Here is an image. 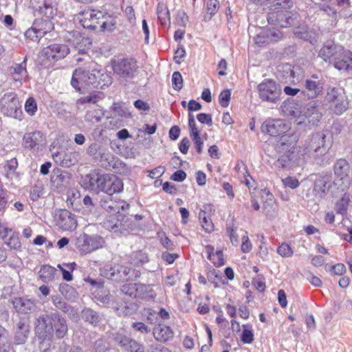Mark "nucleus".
<instances>
[{
    "mask_svg": "<svg viewBox=\"0 0 352 352\" xmlns=\"http://www.w3.org/2000/svg\"><path fill=\"white\" fill-rule=\"evenodd\" d=\"M111 82L112 78L107 73L98 69L90 72L83 68L76 69L71 80L72 87L82 94L92 88H103Z\"/></svg>",
    "mask_w": 352,
    "mask_h": 352,
    "instance_id": "nucleus-1",
    "label": "nucleus"
},
{
    "mask_svg": "<svg viewBox=\"0 0 352 352\" xmlns=\"http://www.w3.org/2000/svg\"><path fill=\"white\" fill-rule=\"evenodd\" d=\"M67 331L66 320L57 313L40 316L36 322V334L43 340H51L54 334L57 339H61L67 335Z\"/></svg>",
    "mask_w": 352,
    "mask_h": 352,
    "instance_id": "nucleus-2",
    "label": "nucleus"
},
{
    "mask_svg": "<svg viewBox=\"0 0 352 352\" xmlns=\"http://www.w3.org/2000/svg\"><path fill=\"white\" fill-rule=\"evenodd\" d=\"M271 7H274V11L270 12L267 16V21L269 23L274 24L280 26V28H287L294 23L296 19V14L292 13L291 11L287 10V8L290 7V0H282L280 6L276 4L275 0L268 1Z\"/></svg>",
    "mask_w": 352,
    "mask_h": 352,
    "instance_id": "nucleus-3",
    "label": "nucleus"
},
{
    "mask_svg": "<svg viewBox=\"0 0 352 352\" xmlns=\"http://www.w3.org/2000/svg\"><path fill=\"white\" fill-rule=\"evenodd\" d=\"M299 114L296 123L305 129H310L317 125L322 118L316 102H309L303 108L301 107Z\"/></svg>",
    "mask_w": 352,
    "mask_h": 352,
    "instance_id": "nucleus-4",
    "label": "nucleus"
},
{
    "mask_svg": "<svg viewBox=\"0 0 352 352\" xmlns=\"http://www.w3.org/2000/svg\"><path fill=\"white\" fill-rule=\"evenodd\" d=\"M111 67L114 74L124 80L132 79L138 73V65L133 58L112 60Z\"/></svg>",
    "mask_w": 352,
    "mask_h": 352,
    "instance_id": "nucleus-5",
    "label": "nucleus"
},
{
    "mask_svg": "<svg viewBox=\"0 0 352 352\" xmlns=\"http://www.w3.org/2000/svg\"><path fill=\"white\" fill-rule=\"evenodd\" d=\"M325 101L330 104L331 110L336 115H341L348 108V101L343 90L336 87L327 89Z\"/></svg>",
    "mask_w": 352,
    "mask_h": 352,
    "instance_id": "nucleus-6",
    "label": "nucleus"
},
{
    "mask_svg": "<svg viewBox=\"0 0 352 352\" xmlns=\"http://www.w3.org/2000/svg\"><path fill=\"white\" fill-rule=\"evenodd\" d=\"M329 149L326 144L325 135L321 133L313 134L306 141L305 154L313 157H319L325 155Z\"/></svg>",
    "mask_w": 352,
    "mask_h": 352,
    "instance_id": "nucleus-7",
    "label": "nucleus"
},
{
    "mask_svg": "<svg viewBox=\"0 0 352 352\" xmlns=\"http://www.w3.org/2000/svg\"><path fill=\"white\" fill-rule=\"evenodd\" d=\"M0 109L3 115L19 118L22 114L19 100L14 92L5 94L0 99Z\"/></svg>",
    "mask_w": 352,
    "mask_h": 352,
    "instance_id": "nucleus-8",
    "label": "nucleus"
},
{
    "mask_svg": "<svg viewBox=\"0 0 352 352\" xmlns=\"http://www.w3.org/2000/svg\"><path fill=\"white\" fill-rule=\"evenodd\" d=\"M30 7L34 15L46 19H54L57 15V3L56 0H30Z\"/></svg>",
    "mask_w": 352,
    "mask_h": 352,
    "instance_id": "nucleus-9",
    "label": "nucleus"
},
{
    "mask_svg": "<svg viewBox=\"0 0 352 352\" xmlns=\"http://www.w3.org/2000/svg\"><path fill=\"white\" fill-rule=\"evenodd\" d=\"M104 243L103 238L100 236L82 233L77 238L76 246L80 252L87 254L102 248Z\"/></svg>",
    "mask_w": 352,
    "mask_h": 352,
    "instance_id": "nucleus-10",
    "label": "nucleus"
},
{
    "mask_svg": "<svg viewBox=\"0 0 352 352\" xmlns=\"http://www.w3.org/2000/svg\"><path fill=\"white\" fill-rule=\"evenodd\" d=\"M259 97L263 101L276 103L281 94L280 87L272 80H265L258 85Z\"/></svg>",
    "mask_w": 352,
    "mask_h": 352,
    "instance_id": "nucleus-11",
    "label": "nucleus"
},
{
    "mask_svg": "<svg viewBox=\"0 0 352 352\" xmlns=\"http://www.w3.org/2000/svg\"><path fill=\"white\" fill-rule=\"evenodd\" d=\"M131 272L135 274V277L139 276L138 272H135L131 268L119 264H116L113 266L106 265L102 270L103 276L114 280H128L132 278Z\"/></svg>",
    "mask_w": 352,
    "mask_h": 352,
    "instance_id": "nucleus-12",
    "label": "nucleus"
},
{
    "mask_svg": "<svg viewBox=\"0 0 352 352\" xmlns=\"http://www.w3.org/2000/svg\"><path fill=\"white\" fill-rule=\"evenodd\" d=\"M45 136L39 131L25 133L23 137V146L32 152L38 151L45 147Z\"/></svg>",
    "mask_w": 352,
    "mask_h": 352,
    "instance_id": "nucleus-13",
    "label": "nucleus"
},
{
    "mask_svg": "<svg viewBox=\"0 0 352 352\" xmlns=\"http://www.w3.org/2000/svg\"><path fill=\"white\" fill-rule=\"evenodd\" d=\"M290 129V123L282 119L267 120L261 126L263 132L272 136L283 135Z\"/></svg>",
    "mask_w": 352,
    "mask_h": 352,
    "instance_id": "nucleus-14",
    "label": "nucleus"
},
{
    "mask_svg": "<svg viewBox=\"0 0 352 352\" xmlns=\"http://www.w3.org/2000/svg\"><path fill=\"white\" fill-rule=\"evenodd\" d=\"M104 16L100 10H86L79 13L78 19L84 28L94 30Z\"/></svg>",
    "mask_w": 352,
    "mask_h": 352,
    "instance_id": "nucleus-15",
    "label": "nucleus"
},
{
    "mask_svg": "<svg viewBox=\"0 0 352 352\" xmlns=\"http://www.w3.org/2000/svg\"><path fill=\"white\" fill-rule=\"evenodd\" d=\"M256 35L253 37L254 42L258 46H262L270 41H277L280 36L278 31H275L267 28L253 27Z\"/></svg>",
    "mask_w": 352,
    "mask_h": 352,
    "instance_id": "nucleus-16",
    "label": "nucleus"
},
{
    "mask_svg": "<svg viewBox=\"0 0 352 352\" xmlns=\"http://www.w3.org/2000/svg\"><path fill=\"white\" fill-rule=\"evenodd\" d=\"M100 206L109 214H120L126 212L129 204L123 200H113L109 196L103 197L100 201Z\"/></svg>",
    "mask_w": 352,
    "mask_h": 352,
    "instance_id": "nucleus-17",
    "label": "nucleus"
},
{
    "mask_svg": "<svg viewBox=\"0 0 352 352\" xmlns=\"http://www.w3.org/2000/svg\"><path fill=\"white\" fill-rule=\"evenodd\" d=\"M342 46L336 44L332 41L326 42L319 52V56L324 60L335 63L336 60L341 56Z\"/></svg>",
    "mask_w": 352,
    "mask_h": 352,
    "instance_id": "nucleus-18",
    "label": "nucleus"
},
{
    "mask_svg": "<svg viewBox=\"0 0 352 352\" xmlns=\"http://www.w3.org/2000/svg\"><path fill=\"white\" fill-rule=\"evenodd\" d=\"M69 53L67 45L64 44H52L43 50V54L49 60H56L65 58Z\"/></svg>",
    "mask_w": 352,
    "mask_h": 352,
    "instance_id": "nucleus-19",
    "label": "nucleus"
},
{
    "mask_svg": "<svg viewBox=\"0 0 352 352\" xmlns=\"http://www.w3.org/2000/svg\"><path fill=\"white\" fill-rule=\"evenodd\" d=\"M107 179L103 184L102 191L109 195L120 192L123 190L122 181L113 174H105Z\"/></svg>",
    "mask_w": 352,
    "mask_h": 352,
    "instance_id": "nucleus-20",
    "label": "nucleus"
},
{
    "mask_svg": "<svg viewBox=\"0 0 352 352\" xmlns=\"http://www.w3.org/2000/svg\"><path fill=\"white\" fill-rule=\"evenodd\" d=\"M56 223L62 230L67 231H72L77 226L74 215L66 210L60 212L56 218Z\"/></svg>",
    "mask_w": 352,
    "mask_h": 352,
    "instance_id": "nucleus-21",
    "label": "nucleus"
},
{
    "mask_svg": "<svg viewBox=\"0 0 352 352\" xmlns=\"http://www.w3.org/2000/svg\"><path fill=\"white\" fill-rule=\"evenodd\" d=\"M305 91H302L309 99H314L322 95L324 85L320 80L306 79L304 84Z\"/></svg>",
    "mask_w": 352,
    "mask_h": 352,
    "instance_id": "nucleus-22",
    "label": "nucleus"
},
{
    "mask_svg": "<svg viewBox=\"0 0 352 352\" xmlns=\"http://www.w3.org/2000/svg\"><path fill=\"white\" fill-rule=\"evenodd\" d=\"M53 158L56 163H58L63 167H70L75 165L80 160V153L77 151H71L63 155L55 153Z\"/></svg>",
    "mask_w": 352,
    "mask_h": 352,
    "instance_id": "nucleus-23",
    "label": "nucleus"
},
{
    "mask_svg": "<svg viewBox=\"0 0 352 352\" xmlns=\"http://www.w3.org/2000/svg\"><path fill=\"white\" fill-rule=\"evenodd\" d=\"M13 307L18 313L21 314H30L34 312L36 309V305L34 301L22 298H14L12 300Z\"/></svg>",
    "mask_w": 352,
    "mask_h": 352,
    "instance_id": "nucleus-24",
    "label": "nucleus"
},
{
    "mask_svg": "<svg viewBox=\"0 0 352 352\" xmlns=\"http://www.w3.org/2000/svg\"><path fill=\"white\" fill-rule=\"evenodd\" d=\"M153 334L157 341L166 342L171 340L174 336L172 329L162 323H159L153 329Z\"/></svg>",
    "mask_w": 352,
    "mask_h": 352,
    "instance_id": "nucleus-25",
    "label": "nucleus"
},
{
    "mask_svg": "<svg viewBox=\"0 0 352 352\" xmlns=\"http://www.w3.org/2000/svg\"><path fill=\"white\" fill-rule=\"evenodd\" d=\"M333 170L336 179H339L342 184L348 182L350 166L346 160H338L334 164Z\"/></svg>",
    "mask_w": 352,
    "mask_h": 352,
    "instance_id": "nucleus-26",
    "label": "nucleus"
},
{
    "mask_svg": "<svg viewBox=\"0 0 352 352\" xmlns=\"http://www.w3.org/2000/svg\"><path fill=\"white\" fill-rule=\"evenodd\" d=\"M301 107L294 100H288L283 102L280 106L282 113L286 116H291L296 122L298 116L300 115Z\"/></svg>",
    "mask_w": 352,
    "mask_h": 352,
    "instance_id": "nucleus-27",
    "label": "nucleus"
},
{
    "mask_svg": "<svg viewBox=\"0 0 352 352\" xmlns=\"http://www.w3.org/2000/svg\"><path fill=\"white\" fill-rule=\"evenodd\" d=\"M26 60L25 57L22 63L19 64L14 63L9 67V73L15 82H21L27 76Z\"/></svg>",
    "mask_w": 352,
    "mask_h": 352,
    "instance_id": "nucleus-28",
    "label": "nucleus"
},
{
    "mask_svg": "<svg viewBox=\"0 0 352 352\" xmlns=\"http://www.w3.org/2000/svg\"><path fill=\"white\" fill-rule=\"evenodd\" d=\"M334 67L338 70H352V52L345 51L342 47V53L333 63Z\"/></svg>",
    "mask_w": 352,
    "mask_h": 352,
    "instance_id": "nucleus-29",
    "label": "nucleus"
},
{
    "mask_svg": "<svg viewBox=\"0 0 352 352\" xmlns=\"http://www.w3.org/2000/svg\"><path fill=\"white\" fill-rule=\"evenodd\" d=\"M105 179V174L91 173L86 176L89 188L97 192L102 191Z\"/></svg>",
    "mask_w": 352,
    "mask_h": 352,
    "instance_id": "nucleus-30",
    "label": "nucleus"
},
{
    "mask_svg": "<svg viewBox=\"0 0 352 352\" xmlns=\"http://www.w3.org/2000/svg\"><path fill=\"white\" fill-rule=\"evenodd\" d=\"M70 179L71 175L60 168L54 169L51 176V182L57 188L67 184Z\"/></svg>",
    "mask_w": 352,
    "mask_h": 352,
    "instance_id": "nucleus-31",
    "label": "nucleus"
},
{
    "mask_svg": "<svg viewBox=\"0 0 352 352\" xmlns=\"http://www.w3.org/2000/svg\"><path fill=\"white\" fill-rule=\"evenodd\" d=\"M16 331L14 335L15 344H23L29 336L30 327L23 320H20L16 324Z\"/></svg>",
    "mask_w": 352,
    "mask_h": 352,
    "instance_id": "nucleus-32",
    "label": "nucleus"
},
{
    "mask_svg": "<svg viewBox=\"0 0 352 352\" xmlns=\"http://www.w3.org/2000/svg\"><path fill=\"white\" fill-rule=\"evenodd\" d=\"M53 19H36L33 23L34 28L37 31L39 36H44L47 32L54 29Z\"/></svg>",
    "mask_w": 352,
    "mask_h": 352,
    "instance_id": "nucleus-33",
    "label": "nucleus"
},
{
    "mask_svg": "<svg viewBox=\"0 0 352 352\" xmlns=\"http://www.w3.org/2000/svg\"><path fill=\"white\" fill-rule=\"evenodd\" d=\"M126 212L120 214H110L103 221L104 227L109 230H113L122 225Z\"/></svg>",
    "mask_w": 352,
    "mask_h": 352,
    "instance_id": "nucleus-34",
    "label": "nucleus"
},
{
    "mask_svg": "<svg viewBox=\"0 0 352 352\" xmlns=\"http://www.w3.org/2000/svg\"><path fill=\"white\" fill-rule=\"evenodd\" d=\"M296 160V155L294 153V151H290L287 153H285L280 155L275 165L278 168H292L295 165Z\"/></svg>",
    "mask_w": 352,
    "mask_h": 352,
    "instance_id": "nucleus-35",
    "label": "nucleus"
},
{
    "mask_svg": "<svg viewBox=\"0 0 352 352\" xmlns=\"http://www.w3.org/2000/svg\"><path fill=\"white\" fill-rule=\"evenodd\" d=\"M156 297V293L151 285H144L139 283L137 298L146 300H154Z\"/></svg>",
    "mask_w": 352,
    "mask_h": 352,
    "instance_id": "nucleus-36",
    "label": "nucleus"
},
{
    "mask_svg": "<svg viewBox=\"0 0 352 352\" xmlns=\"http://www.w3.org/2000/svg\"><path fill=\"white\" fill-rule=\"evenodd\" d=\"M208 253V258L217 267H220L224 265L223 254L221 250H218L214 252V248L208 245L206 248Z\"/></svg>",
    "mask_w": 352,
    "mask_h": 352,
    "instance_id": "nucleus-37",
    "label": "nucleus"
},
{
    "mask_svg": "<svg viewBox=\"0 0 352 352\" xmlns=\"http://www.w3.org/2000/svg\"><path fill=\"white\" fill-rule=\"evenodd\" d=\"M157 14L161 25H165L167 23L170 24V17L169 10L164 3L160 2L157 4Z\"/></svg>",
    "mask_w": 352,
    "mask_h": 352,
    "instance_id": "nucleus-38",
    "label": "nucleus"
},
{
    "mask_svg": "<svg viewBox=\"0 0 352 352\" xmlns=\"http://www.w3.org/2000/svg\"><path fill=\"white\" fill-rule=\"evenodd\" d=\"M103 98V94L99 91H93L87 96H82L77 100V104H95Z\"/></svg>",
    "mask_w": 352,
    "mask_h": 352,
    "instance_id": "nucleus-39",
    "label": "nucleus"
},
{
    "mask_svg": "<svg viewBox=\"0 0 352 352\" xmlns=\"http://www.w3.org/2000/svg\"><path fill=\"white\" fill-rule=\"evenodd\" d=\"M294 34L305 41H309L311 43L315 41V33L309 30L307 26H298L294 30Z\"/></svg>",
    "mask_w": 352,
    "mask_h": 352,
    "instance_id": "nucleus-40",
    "label": "nucleus"
},
{
    "mask_svg": "<svg viewBox=\"0 0 352 352\" xmlns=\"http://www.w3.org/2000/svg\"><path fill=\"white\" fill-rule=\"evenodd\" d=\"M327 179H326L325 177H319L316 179L314 191L316 197L320 198L324 197L327 190Z\"/></svg>",
    "mask_w": 352,
    "mask_h": 352,
    "instance_id": "nucleus-41",
    "label": "nucleus"
},
{
    "mask_svg": "<svg viewBox=\"0 0 352 352\" xmlns=\"http://www.w3.org/2000/svg\"><path fill=\"white\" fill-rule=\"evenodd\" d=\"M98 156V158L96 159L99 160L102 166L106 168L113 167V156L109 152H108L107 149L103 148Z\"/></svg>",
    "mask_w": 352,
    "mask_h": 352,
    "instance_id": "nucleus-42",
    "label": "nucleus"
},
{
    "mask_svg": "<svg viewBox=\"0 0 352 352\" xmlns=\"http://www.w3.org/2000/svg\"><path fill=\"white\" fill-rule=\"evenodd\" d=\"M199 219L204 230L208 233L214 230V224L211 219L206 216V212L204 210H201L199 212Z\"/></svg>",
    "mask_w": 352,
    "mask_h": 352,
    "instance_id": "nucleus-43",
    "label": "nucleus"
},
{
    "mask_svg": "<svg viewBox=\"0 0 352 352\" xmlns=\"http://www.w3.org/2000/svg\"><path fill=\"white\" fill-rule=\"evenodd\" d=\"M319 8L329 16L331 23H337L340 17V14L335 10V8L327 4H320Z\"/></svg>",
    "mask_w": 352,
    "mask_h": 352,
    "instance_id": "nucleus-44",
    "label": "nucleus"
},
{
    "mask_svg": "<svg viewBox=\"0 0 352 352\" xmlns=\"http://www.w3.org/2000/svg\"><path fill=\"white\" fill-rule=\"evenodd\" d=\"M56 270L54 267L50 265H43L39 271L40 278L43 281L47 283L52 280Z\"/></svg>",
    "mask_w": 352,
    "mask_h": 352,
    "instance_id": "nucleus-45",
    "label": "nucleus"
},
{
    "mask_svg": "<svg viewBox=\"0 0 352 352\" xmlns=\"http://www.w3.org/2000/svg\"><path fill=\"white\" fill-rule=\"evenodd\" d=\"M112 111L114 116L128 118L131 117V113L129 109L126 108L124 104L114 102L112 105Z\"/></svg>",
    "mask_w": 352,
    "mask_h": 352,
    "instance_id": "nucleus-46",
    "label": "nucleus"
},
{
    "mask_svg": "<svg viewBox=\"0 0 352 352\" xmlns=\"http://www.w3.org/2000/svg\"><path fill=\"white\" fill-rule=\"evenodd\" d=\"M350 202V195L345 193L336 204V211L338 214H344L348 208Z\"/></svg>",
    "mask_w": 352,
    "mask_h": 352,
    "instance_id": "nucleus-47",
    "label": "nucleus"
},
{
    "mask_svg": "<svg viewBox=\"0 0 352 352\" xmlns=\"http://www.w3.org/2000/svg\"><path fill=\"white\" fill-rule=\"evenodd\" d=\"M139 283H126L120 289L121 292L131 298H137Z\"/></svg>",
    "mask_w": 352,
    "mask_h": 352,
    "instance_id": "nucleus-48",
    "label": "nucleus"
},
{
    "mask_svg": "<svg viewBox=\"0 0 352 352\" xmlns=\"http://www.w3.org/2000/svg\"><path fill=\"white\" fill-rule=\"evenodd\" d=\"M82 317L86 321L96 326L100 321L98 314L91 309H85L82 311Z\"/></svg>",
    "mask_w": 352,
    "mask_h": 352,
    "instance_id": "nucleus-49",
    "label": "nucleus"
},
{
    "mask_svg": "<svg viewBox=\"0 0 352 352\" xmlns=\"http://www.w3.org/2000/svg\"><path fill=\"white\" fill-rule=\"evenodd\" d=\"M52 300L54 305L58 309L63 311L64 313L69 314L72 310L69 305L65 302L60 297L54 296L52 297Z\"/></svg>",
    "mask_w": 352,
    "mask_h": 352,
    "instance_id": "nucleus-50",
    "label": "nucleus"
},
{
    "mask_svg": "<svg viewBox=\"0 0 352 352\" xmlns=\"http://www.w3.org/2000/svg\"><path fill=\"white\" fill-rule=\"evenodd\" d=\"M59 290L67 299L74 300L77 298V292L76 289L67 284L60 285Z\"/></svg>",
    "mask_w": 352,
    "mask_h": 352,
    "instance_id": "nucleus-51",
    "label": "nucleus"
},
{
    "mask_svg": "<svg viewBox=\"0 0 352 352\" xmlns=\"http://www.w3.org/2000/svg\"><path fill=\"white\" fill-rule=\"evenodd\" d=\"M103 113L100 109L88 111L85 115V120L92 123H98L100 121Z\"/></svg>",
    "mask_w": 352,
    "mask_h": 352,
    "instance_id": "nucleus-52",
    "label": "nucleus"
},
{
    "mask_svg": "<svg viewBox=\"0 0 352 352\" xmlns=\"http://www.w3.org/2000/svg\"><path fill=\"white\" fill-rule=\"evenodd\" d=\"M277 253L282 257L289 258L292 256L294 251L287 243H282L277 248Z\"/></svg>",
    "mask_w": 352,
    "mask_h": 352,
    "instance_id": "nucleus-53",
    "label": "nucleus"
},
{
    "mask_svg": "<svg viewBox=\"0 0 352 352\" xmlns=\"http://www.w3.org/2000/svg\"><path fill=\"white\" fill-rule=\"evenodd\" d=\"M25 110L30 116H32L37 111V104L34 98L30 97L25 103Z\"/></svg>",
    "mask_w": 352,
    "mask_h": 352,
    "instance_id": "nucleus-54",
    "label": "nucleus"
},
{
    "mask_svg": "<svg viewBox=\"0 0 352 352\" xmlns=\"http://www.w3.org/2000/svg\"><path fill=\"white\" fill-rule=\"evenodd\" d=\"M231 98V92L230 89L223 90L219 96V102L223 107H228Z\"/></svg>",
    "mask_w": 352,
    "mask_h": 352,
    "instance_id": "nucleus-55",
    "label": "nucleus"
},
{
    "mask_svg": "<svg viewBox=\"0 0 352 352\" xmlns=\"http://www.w3.org/2000/svg\"><path fill=\"white\" fill-rule=\"evenodd\" d=\"M17 167L18 161L16 158L14 157L8 160L5 166V170L7 171L6 177L9 178L10 176H12Z\"/></svg>",
    "mask_w": 352,
    "mask_h": 352,
    "instance_id": "nucleus-56",
    "label": "nucleus"
},
{
    "mask_svg": "<svg viewBox=\"0 0 352 352\" xmlns=\"http://www.w3.org/2000/svg\"><path fill=\"white\" fill-rule=\"evenodd\" d=\"M4 243L11 249L19 250L21 248L19 238L15 234L7 238L6 240L4 241Z\"/></svg>",
    "mask_w": 352,
    "mask_h": 352,
    "instance_id": "nucleus-57",
    "label": "nucleus"
},
{
    "mask_svg": "<svg viewBox=\"0 0 352 352\" xmlns=\"http://www.w3.org/2000/svg\"><path fill=\"white\" fill-rule=\"evenodd\" d=\"M14 234L12 228L8 226V224L5 222L0 221V236L3 241L6 240L7 238Z\"/></svg>",
    "mask_w": 352,
    "mask_h": 352,
    "instance_id": "nucleus-58",
    "label": "nucleus"
},
{
    "mask_svg": "<svg viewBox=\"0 0 352 352\" xmlns=\"http://www.w3.org/2000/svg\"><path fill=\"white\" fill-rule=\"evenodd\" d=\"M172 84L175 90H180L183 87V79L179 72H175L172 76Z\"/></svg>",
    "mask_w": 352,
    "mask_h": 352,
    "instance_id": "nucleus-59",
    "label": "nucleus"
},
{
    "mask_svg": "<svg viewBox=\"0 0 352 352\" xmlns=\"http://www.w3.org/2000/svg\"><path fill=\"white\" fill-rule=\"evenodd\" d=\"M282 182L285 188L295 189L298 187L299 181L294 177L288 176L282 179Z\"/></svg>",
    "mask_w": 352,
    "mask_h": 352,
    "instance_id": "nucleus-60",
    "label": "nucleus"
},
{
    "mask_svg": "<svg viewBox=\"0 0 352 352\" xmlns=\"http://www.w3.org/2000/svg\"><path fill=\"white\" fill-rule=\"evenodd\" d=\"M265 196L266 200L263 203L264 209H267V206L272 208L275 204L273 195L269 190L265 189L262 191V198H264Z\"/></svg>",
    "mask_w": 352,
    "mask_h": 352,
    "instance_id": "nucleus-61",
    "label": "nucleus"
},
{
    "mask_svg": "<svg viewBox=\"0 0 352 352\" xmlns=\"http://www.w3.org/2000/svg\"><path fill=\"white\" fill-rule=\"evenodd\" d=\"M244 329L242 332L241 340L243 343L250 344L254 340V334L252 330L246 329V325H243Z\"/></svg>",
    "mask_w": 352,
    "mask_h": 352,
    "instance_id": "nucleus-62",
    "label": "nucleus"
},
{
    "mask_svg": "<svg viewBox=\"0 0 352 352\" xmlns=\"http://www.w3.org/2000/svg\"><path fill=\"white\" fill-rule=\"evenodd\" d=\"M131 327L134 331H138L142 334H146L151 331L150 327L142 322H133Z\"/></svg>",
    "mask_w": 352,
    "mask_h": 352,
    "instance_id": "nucleus-63",
    "label": "nucleus"
},
{
    "mask_svg": "<svg viewBox=\"0 0 352 352\" xmlns=\"http://www.w3.org/2000/svg\"><path fill=\"white\" fill-rule=\"evenodd\" d=\"M125 349L131 352H144V349L142 345L133 339H130Z\"/></svg>",
    "mask_w": 352,
    "mask_h": 352,
    "instance_id": "nucleus-64",
    "label": "nucleus"
}]
</instances>
